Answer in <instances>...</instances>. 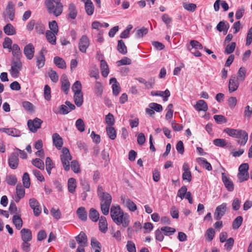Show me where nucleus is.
<instances>
[{
    "mask_svg": "<svg viewBox=\"0 0 252 252\" xmlns=\"http://www.w3.org/2000/svg\"><path fill=\"white\" fill-rule=\"evenodd\" d=\"M110 215L113 221L118 225H122V228L129 226L130 217L127 213H125L120 206L112 205L110 209Z\"/></svg>",
    "mask_w": 252,
    "mask_h": 252,
    "instance_id": "f257e3e1",
    "label": "nucleus"
},
{
    "mask_svg": "<svg viewBox=\"0 0 252 252\" xmlns=\"http://www.w3.org/2000/svg\"><path fill=\"white\" fill-rule=\"evenodd\" d=\"M223 132L229 136L238 139L237 142L241 145H245L248 141V134L245 130L227 127L224 129Z\"/></svg>",
    "mask_w": 252,
    "mask_h": 252,
    "instance_id": "f03ea898",
    "label": "nucleus"
},
{
    "mask_svg": "<svg viewBox=\"0 0 252 252\" xmlns=\"http://www.w3.org/2000/svg\"><path fill=\"white\" fill-rule=\"evenodd\" d=\"M44 4L49 14H53L54 16L58 17L63 13V6L61 1H52L49 0H45Z\"/></svg>",
    "mask_w": 252,
    "mask_h": 252,
    "instance_id": "7ed1b4c3",
    "label": "nucleus"
},
{
    "mask_svg": "<svg viewBox=\"0 0 252 252\" xmlns=\"http://www.w3.org/2000/svg\"><path fill=\"white\" fill-rule=\"evenodd\" d=\"M99 198L101 200L100 207L102 213L104 215H107L112 202V197L108 193Z\"/></svg>",
    "mask_w": 252,
    "mask_h": 252,
    "instance_id": "20e7f679",
    "label": "nucleus"
},
{
    "mask_svg": "<svg viewBox=\"0 0 252 252\" xmlns=\"http://www.w3.org/2000/svg\"><path fill=\"white\" fill-rule=\"evenodd\" d=\"M60 157L64 169L66 171H68L70 169V160L72 159L69 150L63 147L62 149V154Z\"/></svg>",
    "mask_w": 252,
    "mask_h": 252,
    "instance_id": "39448f33",
    "label": "nucleus"
},
{
    "mask_svg": "<svg viewBox=\"0 0 252 252\" xmlns=\"http://www.w3.org/2000/svg\"><path fill=\"white\" fill-rule=\"evenodd\" d=\"M22 69V63L20 60H13L11 63V67L9 72L12 77L17 78L19 76V72Z\"/></svg>",
    "mask_w": 252,
    "mask_h": 252,
    "instance_id": "423d86ee",
    "label": "nucleus"
},
{
    "mask_svg": "<svg viewBox=\"0 0 252 252\" xmlns=\"http://www.w3.org/2000/svg\"><path fill=\"white\" fill-rule=\"evenodd\" d=\"M42 122L43 121L41 119L35 118L32 120H28L27 125L30 130L34 133L40 127Z\"/></svg>",
    "mask_w": 252,
    "mask_h": 252,
    "instance_id": "0eeeda50",
    "label": "nucleus"
},
{
    "mask_svg": "<svg viewBox=\"0 0 252 252\" xmlns=\"http://www.w3.org/2000/svg\"><path fill=\"white\" fill-rule=\"evenodd\" d=\"M227 209V204L225 203H223L221 205L218 206L214 213V219L216 220H220L221 218L224 215Z\"/></svg>",
    "mask_w": 252,
    "mask_h": 252,
    "instance_id": "6e6552de",
    "label": "nucleus"
},
{
    "mask_svg": "<svg viewBox=\"0 0 252 252\" xmlns=\"http://www.w3.org/2000/svg\"><path fill=\"white\" fill-rule=\"evenodd\" d=\"M121 200L124 206L127 208L131 212H134L137 209L136 205L130 199L126 198L125 195L121 196Z\"/></svg>",
    "mask_w": 252,
    "mask_h": 252,
    "instance_id": "1a4fd4ad",
    "label": "nucleus"
},
{
    "mask_svg": "<svg viewBox=\"0 0 252 252\" xmlns=\"http://www.w3.org/2000/svg\"><path fill=\"white\" fill-rule=\"evenodd\" d=\"M46 53V49L42 48L39 52V55L36 56V66L38 68H42L45 64V58L44 54Z\"/></svg>",
    "mask_w": 252,
    "mask_h": 252,
    "instance_id": "9d476101",
    "label": "nucleus"
},
{
    "mask_svg": "<svg viewBox=\"0 0 252 252\" xmlns=\"http://www.w3.org/2000/svg\"><path fill=\"white\" fill-rule=\"evenodd\" d=\"M18 164V154L17 153H12L11 154L8 159V164L9 167L12 169H15L17 168Z\"/></svg>",
    "mask_w": 252,
    "mask_h": 252,
    "instance_id": "9b49d317",
    "label": "nucleus"
},
{
    "mask_svg": "<svg viewBox=\"0 0 252 252\" xmlns=\"http://www.w3.org/2000/svg\"><path fill=\"white\" fill-rule=\"evenodd\" d=\"M35 51V49L32 43H29L26 45L24 48V54L27 58V59L31 60L33 56Z\"/></svg>",
    "mask_w": 252,
    "mask_h": 252,
    "instance_id": "f8f14e48",
    "label": "nucleus"
},
{
    "mask_svg": "<svg viewBox=\"0 0 252 252\" xmlns=\"http://www.w3.org/2000/svg\"><path fill=\"white\" fill-rule=\"evenodd\" d=\"M239 86V83L238 82V80L236 79V77L235 75H232L231 76L228 84V91L229 93H232L235 91H236Z\"/></svg>",
    "mask_w": 252,
    "mask_h": 252,
    "instance_id": "ddd939ff",
    "label": "nucleus"
},
{
    "mask_svg": "<svg viewBox=\"0 0 252 252\" xmlns=\"http://www.w3.org/2000/svg\"><path fill=\"white\" fill-rule=\"evenodd\" d=\"M90 45L89 39L86 35H83L80 39L79 48L82 53H86Z\"/></svg>",
    "mask_w": 252,
    "mask_h": 252,
    "instance_id": "4468645a",
    "label": "nucleus"
},
{
    "mask_svg": "<svg viewBox=\"0 0 252 252\" xmlns=\"http://www.w3.org/2000/svg\"><path fill=\"white\" fill-rule=\"evenodd\" d=\"M61 82L62 83V89L65 93L67 94L69 88L70 83L68 80L67 76L65 74H63L61 78Z\"/></svg>",
    "mask_w": 252,
    "mask_h": 252,
    "instance_id": "2eb2a0df",
    "label": "nucleus"
},
{
    "mask_svg": "<svg viewBox=\"0 0 252 252\" xmlns=\"http://www.w3.org/2000/svg\"><path fill=\"white\" fill-rule=\"evenodd\" d=\"M53 145L58 149H61L63 145V138L57 133H55L52 135Z\"/></svg>",
    "mask_w": 252,
    "mask_h": 252,
    "instance_id": "dca6fc26",
    "label": "nucleus"
},
{
    "mask_svg": "<svg viewBox=\"0 0 252 252\" xmlns=\"http://www.w3.org/2000/svg\"><path fill=\"white\" fill-rule=\"evenodd\" d=\"M222 180L225 185V188L229 191H232L234 189V185L233 182L227 177L224 173L221 174Z\"/></svg>",
    "mask_w": 252,
    "mask_h": 252,
    "instance_id": "f3484780",
    "label": "nucleus"
},
{
    "mask_svg": "<svg viewBox=\"0 0 252 252\" xmlns=\"http://www.w3.org/2000/svg\"><path fill=\"white\" fill-rule=\"evenodd\" d=\"M16 192L17 194V198L15 199V201L18 202L19 200L23 198L25 194V190L21 183L18 184L16 188Z\"/></svg>",
    "mask_w": 252,
    "mask_h": 252,
    "instance_id": "a211bd4d",
    "label": "nucleus"
},
{
    "mask_svg": "<svg viewBox=\"0 0 252 252\" xmlns=\"http://www.w3.org/2000/svg\"><path fill=\"white\" fill-rule=\"evenodd\" d=\"M20 233L22 239L24 242L30 241L32 240V235L30 229L24 228L21 230Z\"/></svg>",
    "mask_w": 252,
    "mask_h": 252,
    "instance_id": "6ab92c4d",
    "label": "nucleus"
},
{
    "mask_svg": "<svg viewBox=\"0 0 252 252\" xmlns=\"http://www.w3.org/2000/svg\"><path fill=\"white\" fill-rule=\"evenodd\" d=\"M12 51V55L16 58V60H20L22 57V52L19 45L17 44H13L12 47L9 50Z\"/></svg>",
    "mask_w": 252,
    "mask_h": 252,
    "instance_id": "aec40b11",
    "label": "nucleus"
},
{
    "mask_svg": "<svg viewBox=\"0 0 252 252\" xmlns=\"http://www.w3.org/2000/svg\"><path fill=\"white\" fill-rule=\"evenodd\" d=\"M6 11L11 21H13L15 16L14 5L12 1H9L6 8Z\"/></svg>",
    "mask_w": 252,
    "mask_h": 252,
    "instance_id": "412c9836",
    "label": "nucleus"
},
{
    "mask_svg": "<svg viewBox=\"0 0 252 252\" xmlns=\"http://www.w3.org/2000/svg\"><path fill=\"white\" fill-rule=\"evenodd\" d=\"M194 107L198 111H206L208 110V105L207 103L202 99L197 101Z\"/></svg>",
    "mask_w": 252,
    "mask_h": 252,
    "instance_id": "4be33fe9",
    "label": "nucleus"
},
{
    "mask_svg": "<svg viewBox=\"0 0 252 252\" xmlns=\"http://www.w3.org/2000/svg\"><path fill=\"white\" fill-rule=\"evenodd\" d=\"M229 25L226 21H220L217 26V29L219 32L223 31L224 34H226L229 29Z\"/></svg>",
    "mask_w": 252,
    "mask_h": 252,
    "instance_id": "5701e85b",
    "label": "nucleus"
},
{
    "mask_svg": "<svg viewBox=\"0 0 252 252\" xmlns=\"http://www.w3.org/2000/svg\"><path fill=\"white\" fill-rule=\"evenodd\" d=\"M76 241L80 244L85 247L87 242V237L86 234L81 231L80 234L75 237Z\"/></svg>",
    "mask_w": 252,
    "mask_h": 252,
    "instance_id": "b1692460",
    "label": "nucleus"
},
{
    "mask_svg": "<svg viewBox=\"0 0 252 252\" xmlns=\"http://www.w3.org/2000/svg\"><path fill=\"white\" fill-rule=\"evenodd\" d=\"M94 6L91 0H87L85 2V9L88 15H93L94 12Z\"/></svg>",
    "mask_w": 252,
    "mask_h": 252,
    "instance_id": "393cba45",
    "label": "nucleus"
},
{
    "mask_svg": "<svg viewBox=\"0 0 252 252\" xmlns=\"http://www.w3.org/2000/svg\"><path fill=\"white\" fill-rule=\"evenodd\" d=\"M68 190L69 192L73 194L75 192L77 187L76 180L73 178H70L67 183Z\"/></svg>",
    "mask_w": 252,
    "mask_h": 252,
    "instance_id": "a878e982",
    "label": "nucleus"
},
{
    "mask_svg": "<svg viewBox=\"0 0 252 252\" xmlns=\"http://www.w3.org/2000/svg\"><path fill=\"white\" fill-rule=\"evenodd\" d=\"M99 230L102 233H105L108 229L107 222L106 218L103 216H101L99 222Z\"/></svg>",
    "mask_w": 252,
    "mask_h": 252,
    "instance_id": "bb28decb",
    "label": "nucleus"
},
{
    "mask_svg": "<svg viewBox=\"0 0 252 252\" xmlns=\"http://www.w3.org/2000/svg\"><path fill=\"white\" fill-rule=\"evenodd\" d=\"M56 34L53 32L51 31L48 30L46 32V38L47 41L52 45H55L56 44Z\"/></svg>",
    "mask_w": 252,
    "mask_h": 252,
    "instance_id": "cd10ccee",
    "label": "nucleus"
},
{
    "mask_svg": "<svg viewBox=\"0 0 252 252\" xmlns=\"http://www.w3.org/2000/svg\"><path fill=\"white\" fill-rule=\"evenodd\" d=\"M68 17L72 19H75L77 15V10L74 4L70 3L68 6Z\"/></svg>",
    "mask_w": 252,
    "mask_h": 252,
    "instance_id": "c85d7f7f",
    "label": "nucleus"
},
{
    "mask_svg": "<svg viewBox=\"0 0 252 252\" xmlns=\"http://www.w3.org/2000/svg\"><path fill=\"white\" fill-rule=\"evenodd\" d=\"M3 31L4 33L7 35H12L16 33V29L10 23L7 24L3 27Z\"/></svg>",
    "mask_w": 252,
    "mask_h": 252,
    "instance_id": "c756f323",
    "label": "nucleus"
},
{
    "mask_svg": "<svg viewBox=\"0 0 252 252\" xmlns=\"http://www.w3.org/2000/svg\"><path fill=\"white\" fill-rule=\"evenodd\" d=\"M76 213L80 220L83 221H86L87 220V213L84 207H79L77 210Z\"/></svg>",
    "mask_w": 252,
    "mask_h": 252,
    "instance_id": "7c9ffc66",
    "label": "nucleus"
},
{
    "mask_svg": "<svg viewBox=\"0 0 252 252\" xmlns=\"http://www.w3.org/2000/svg\"><path fill=\"white\" fill-rule=\"evenodd\" d=\"M89 217L93 221L96 222L99 220V214L96 210L92 208L89 211Z\"/></svg>",
    "mask_w": 252,
    "mask_h": 252,
    "instance_id": "2f4dec72",
    "label": "nucleus"
},
{
    "mask_svg": "<svg viewBox=\"0 0 252 252\" xmlns=\"http://www.w3.org/2000/svg\"><path fill=\"white\" fill-rule=\"evenodd\" d=\"M74 100L77 106L80 107L83 103V94L82 92L75 93Z\"/></svg>",
    "mask_w": 252,
    "mask_h": 252,
    "instance_id": "473e14b6",
    "label": "nucleus"
},
{
    "mask_svg": "<svg viewBox=\"0 0 252 252\" xmlns=\"http://www.w3.org/2000/svg\"><path fill=\"white\" fill-rule=\"evenodd\" d=\"M12 222L17 229L20 230L23 225V220L19 215H14L12 218Z\"/></svg>",
    "mask_w": 252,
    "mask_h": 252,
    "instance_id": "72a5a7b5",
    "label": "nucleus"
},
{
    "mask_svg": "<svg viewBox=\"0 0 252 252\" xmlns=\"http://www.w3.org/2000/svg\"><path fill=\"white\" fill-rule=\"evenodd\" d=\"M100 69L102 75L104 77H107L109 73V68L107 63L104 60H102L100 61Z\"/></svg>",
    "mask_w": 252,
    "mask_h": 252,
    "instance_id": "f704fd0d",
    "label": "nucleus"
},
{
    "mask_svg": "<svg viewBox=\"0 0 252 252\" xmlns=\"http://www.w3.org/2000/svg\"><path fill=\"white\" fill-rule=\"evenodd\" d=\"M117 50L123 55H126L127 52V48L122 40L118 41Z\"/></svg>",
    "mask_w": 252,
    "mask_h": 252,
    "instance_id": "c9c22d12",
    "label": "nucleus"
},
{
    "mask_svg": "<svg viewBox=\"0 0 252 252\" xmlns=\"http://www.w3.org/2000/svg\"><path fill=\"white\" fill-rule=\"evenodd\" d=\"M54 63L60 68L64 69L66 68L65 61L59 57L56 56L54 58Z\"/></svg>",
    "mask_w": 252,
    "mask_h": 252,
    "instance_id": "e433bc0d",
    "label": "nucleus"
},
{
    "mask_svg": "<svg viewBox=\"0 0 252 252\" xmlns=\"http://www.w3.org/2000/svg\"><path fill=\"white\" fill-rule=\"evenodd\" d=\"M54 112L56 114L65 115L69 112L68 107L65 105H61L57 110H54Z\"/></svg>",
    "mask_w": 252,
    "mask_h": 252,
    "instance_id": "4c0bfd02",
    "label": "nucleus"
},
{
    "mask_svg": "<svg viewBox=\"0 0 252 252\" xmlns=\"http://www.w3.org/2000/svg\"><path fill=\"white\" fill-rule=\"evenodd\" d=\"M106 130L110 139L114 140L116 138V131L114 127L112 126H107Z\"/></svg>",
    "mask_w": 252,
    "mask_h": 252,
    "instance_id": "58836bf2",
    "label": "nucleus"
},
{
    "mask_svg": "<svg viewBox=\"0 0 252 252\" xmlns=\"http://www.w3.org/2000/svg\"><path fill=\"white\" fill-rule=\"evenodd\" d=\"M198 162L203 165V167L208 171L212 170L211 164L207 161L206 159L203 158H200L198 159Z\"/></svg>",
    "mask_w": 252,
    "mask_h": 252,
    "instance_id": "ea45409f",
    "label": "nucleus"
},
{
    "mask_svg": "<svg viewBox=\"0 0 252 252\" xmlns=\"http://www.w3.org/2000/svg\"><path fill=\"white\" fill-rule=\"evenodd\" d=\"M246 74V69L244 67H241L238 71L237 80L240 81H244Z\"/></svg>",
    "mask_w": 252,
    "mask_h": 252,
    "instance_id": "a19ab883",
    "label": "nucleus"
},
{
    "mask_svg": "<svg viewBox=\"0 0 252 252\" xmlns=\"http://www.w3.org/2000/svg\"><path fill=\"white\" fill-rule=\"evenodd\" d=\"M32 164L40 170H44V162L40 158H36L32 160Z\"/></svg>",
    "mask_w": 252,
    "mask_h": 252,
    "instance_id": "79ce46f5",
    "label": "nucleus"
},
{
    "mask_svg": "<svg viewBox=\"0 0 252 252\" xmlns=\"http://www.w3.org/2000/svg\"><path fill=\"white\" fill-rule=\"evenodd\" d=\"M23 184L25 188H29L31 185L30 178L27 172L24 173L22 177Z\"/></svg>",
    "mask_w": 252,
    "mask_h": 252,
    "instance_id": "37998d69",
    "label": "nucleus"
},
{
    "mask_svg": "<svg viewBox=\"0 0 252 252\" xmlns=\"http://www.w3.org/2000/svg\"><path fill=\"white\" fill-rule=\"evenodd\" d=\"M94 92L97 96H101L103 92V87L100 82L97 81L94 85Z\"/></svg>",
    "mask_w": 252,
    "mask_h": 252,
    "instance_id": "c03bdc74",
    "label": "nucleus"
},
{
    "mask_svg": "<svg viewBox=\"0 0 252 252\" xmlns=\"http://www.w3.org/2000/svg\"><path fill=\"white\" fill-rule=\"evenodd\" d=\"M243 217L242 216L237 217L232 222V228L234 229H238L242 224L243 222Z\"/></svg>",
    "mask_w": 252,
    "mask_h": 252,
    "instance_id": "a18cd8bd",
    "label": "nucleus"
},
{
    "mask_svg": "<svg viewBox=\"0 0 252 252\" xmlns=\"http://www.w3.org/2000/svg\"><path fill=\"white\" fill-rule=\"evenodd\" d=\"M35 29L37 34H43L45 31V26L41 22L36 23Z\"/></svg>",
    "mask_w": 252,
    "mask_h": 252,
    "instance_id": "49530a36",
    "label": "nucleus"
},
{
    "mask_svg": "<svg viewBox=\"0 0 252 252\" xmlns=\"http://www.w3.org/2000/svg\"><path fill=\"white\" fill-rule=\"evenodd\" d=\"M2 131L9 135H11L12 136H18V131L15 129L13 128H2Z\"/></svg>",
    "mask_w": 252,
    "mask_h": 252,
    "instance_id": "de8ad7c7",
    "label": "nucleus"
},
{
    "mask_svg": "<svg viewBox=\"0 0 252 252\" xmlns=\"http://www.w3.org/2000/svg\"><path fill=\"white\" fill-rule=\"evenodd\" d=\"M161 231L164 232V235L166 236H170L173 234L176 230L175 228L169 226H164L160 228Z\"/></svg>",
    "mask_w": 252,
    "mask_h": 252,
    "instance_id": "09e8293b",
    "label": "nucleus"
},
{
    "mask_svg": "<svg viewBox=\"0 0 252 252\" xmlns=\"http://www.w3.org/2000/svg\"><path fill=\"white\" fill-rule=\"evenodd\" d=\"M5 180L7 184L11 186H14L17 182V178L14 175L7 176Z\"/></svg>",
    "mask_w": 252,
    "mask_h": 252,
    "instance_id": "8fccbe9b",
    "label": "nucleus"
},
{
    "mask_svg": "<svg viewBox=\"0 0 252 252\" xmlns=\"http://www.w3.org/2000/svg\"><path fill=\"white\" fill-rule=\"evenodd\" d=\"M237 177L240 183L248 180L249 178V172L239 171Z\"/></svg>",
    "mask_w": 252,
    "mask_h": 252,
    "instance_id": "3c124183",
    "label": "nucleus"
},
{
    "mask_svg": "<svg viewBox=\"0 0 252 252\" xmlns=\"http://www.w3.org/2000/svg\"><path fill=\"white\" fill-rule=\"evenodd\" d=\"M105 122L106 124L108 125V126H112L114 125L115 123V119L113 115L109 113L105 116Z\"/></svg>",
    "mask_w": 252,
    "mask_h": 252,
    "instance_id": "603ef678",
    "label": "nucleus"
},
{
    "mask_svg": "<svg viewBox=\"0 0 252 252\" xmlns=\"http://www.w3.org/2000/svg\"><path fill=\"white\" fill-rule=\"evenodd\" d=\"M213 144L218 147H224L227 145V142L224 139L217 138L213 140Z\"/></svg>",
    "mask_w": 252,
    "mask_h": 252,
    "instance_id": "864d4df0",
    "label": "nucleus"
},
{
    "mask_svg": "<svg viewBox=\"0 0 252 252\" xmlns=\"http://www.w3.org/2000/svg\"><path fill=\"white\" fill-rule=\"evenodd\" d=\"M148 32V29L143 27L140 29L137 30L135 34L136 37L137 38L142 37L144 35H146Z\"/></svg>",
    "mask_w": 252,
    "mask_h": 252,
    "instance_id": "5fc2aeb1",
    "label": "nucleus"
},
{
    "mask_svg": "<svg viewBox=\"0 0 252 252\" xmlns=\"http://www.w3.org/2000/svg\"><path fill=\"white\" fill-rule=\"evenodd\" d=\"M82 89V85L79 81H76L72 86V90L74 93H80Z\"/></svg>",
    "mask_w": 252,
    "mask_h": 252,
    "instance_id": "6e6d98bb",
    "label": "nucleus"
},
{
    "mask_svg": "<svg viewBox=\"0 0 252 252\" xmlns=\"http://www.w3.org/2000/svg\"><path fill=\"white\" fill-rule=\"evenodd\" d=\"M75 126L77 129L80 132H83L85 130V124L82 119H78L76 121Z\"/></svg>",
    "mask_w": 252,
    "mask_h": 252,
    "instance_id": "4d7b16f0",
    "label": "nucleus"
},
{
    "mask_svg": "<svg viewBox=\"0 0 252 252\" xmlns=\"http://www.w3.org/2000/svg\"><path fill=\"white\" fill-rule=\"evenodd\" d=\"M214 119L216 122L218 124H221L226 123L227 122V119L226 118L221 115H216L214 116Z\"/></svg>",
    "mask_w": 252,
    "mask_h": 252,
    "instance_id": "13d9d810",
    "label": "nucleus"
},
{
    "mask_svg": "<svg viewBox=\"0 0 252 252\" xmlns=\"http://www.w3.org/2000/svg\"><path fill=\"white\" fill-rule=\"evenodd\" d=\"M236 45V43L233 42L228 44L225 49L224 53L227 54H230L233 53L235 49Z\"/></svg>",
    "mask_w": 252,
    "mask_h": 252,
    "instance_id": "bf43d9fd",
    "label": "nucleus"
},
{
    "mask_svg": "<svg viewBox=\"0 0 252 252\" xmlns=\"http://www.w3.org/2000/svg\"><path fill=\"white\" fill-rule=\"evenodd\" d=\"M148 106L149 107H150L151 108L153 109L154 111H155L157 112H160L163 109L162 106L160 104H159L155 102L150 103L149 104Z\"/></svg>",
    "mask_w": 252,
    "mask_h": 252,
    "instance_id": "052dcab7",
    "label": "nucleus"
},
{
    "mask_svg": "<svg viewBox=\"0 0 252 252\" xmlns=\"http://www.w3.org/2000/svg\"><path fill=\"white\" fill-rule=\"evenodd\" d=\"M215 233V230L213 228H209L207 230L205 235L208 241L211 242L213 239Z\"/></svg>",
    "mask_w": 252,
    "mask_h": 252,
    "instance_id": "680f3d73",
    "label": "nucleus"
},
{
    "mask_svg": "<svg viewBox=\"0 0 252 252\" xmlns=\"http://www.w3.org/2000/svg\"><path fill=\"white\" fill-rule=\"evenodd\" d=\"M70 167L74 173H78L80 172V166L77 160H74L71 161Z\"/></svg>",
    "mask_w": 252,
    "mask_h": 252,
    "instance_id": "e2e57ef3",
    "label": "nucleus"
},
{
    "mask_svg": "<svg viewBox=\"0 0 252 252\" xmlns=\"http://www.w3.org/2000/svg\"><path fill=\"white\" fill-rule=\"evenodd\" d=\"M22 106L24 109L28 112L33 111L34 106L29 101H24L22 103Z\"/></svg>",
    "mask_w": 252,
    "mask_h": 252,
    "instance_id": "0e129e2a",
    "label": "nucleus"
},
{
    "mask_svg": "<svg viewBox=\"0 0 252 252\" xmlns=\"http://www.w3.org/2000/svg\"><path fill=\"white\" fill-rule=\"evenodd\" d=\"M184 8L190 12H194L196 8V5L194 3H183Z\"/></svg>",
    "mask_w": 252,
    "mask_h": 252,
    "instance_id": "69168bd1",
    "label": "nucleus"
},
{
    "mask_svg": "<svg viewBox=\"0 0 252 252\" xmlns=\"http://www.w3.org/2000/svg\"><path fill=\"white\" fill-rule=\"evenodd\" d=\"M49 27L51 32L57 34L58 32V26L56 21H52L49 22Z\"/></svg>",
    "mask_w": 252,
    "mask_h": 252,
    "instance_id": "338daca9",
    "label": "nucleus"
},
{
    "mask_svg": "<svg viewBox=\"0 0 252 252\" xmlns=\"http://www.w3.org/2000/svg\"><path fill=\"white\" fill-rule=\"evenodd\" d=\"M126 247L128 252H136L135 245L132 241H128Z\"/></svg>",
    "mask_w": 252,
    "mask_h": 252,
    "instance_id": "774afa93",
    "label": "nucleus"
}]
</instances>
